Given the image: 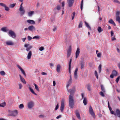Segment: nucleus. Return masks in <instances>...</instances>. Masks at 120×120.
<instances>
[{
  "label": "nucleus",
  "mask_w": 120,
  "mask_h": 120,
  "mask_svg": "<svg viewBox=\"0 0 120 120\" xmlns=\"http://www.w3.org/2000/svg\"><path fill=\"white\" fill-rule=\"evenodd\" d=\"M68 92L70 93L69 96V106L71 108H73L74 105V100L73 98V96L74 93L76 91L75 88L73 87L72 89L68 90Z\"/></svg>",
  "instance_id": "nucleus-1"
},
{
  "label": "nucleus",
  "mask_w": 120,
  "mask_h": 120,
  "mask_svg": "<svg viewBox=\"0 0 120 120\" xmlns=\"http://www.w3.org/2000/svg\"><path fill=\"white\" fill-rule=\"evenodd\" d=\"M89 111L90 114L94 118H95V116L94 113L93 109L91 106L89 107Z\"/></svg>",
  "instance_id": "nucleus-2"
},
{
  "label": "nucleus",
  "mask_w": 120,
  "mask_h": 120,
  "mask_svg": "<svg viewBox=\"0 0 120 120\" xmlns=\"http://www.w3.org/2000/svg\"><path fill=\"white\" fill-rule=\"evenodd\" d=\"M22 3L21 4L19 9V11L21 12L20 14L22 15H24L25 13V11L23 9V8L22 6Z\"/></svg>",
  "instance_id": "nucleus-3"
},
{
  "label": "nucleus",
  "mask_w": 120,
  "mask_h": 120,
  "mask_svg": "<svg viewBox=\"0 0 120 120\" xmlns=\"http://www.w3.org/2000/svg\"><path fill=\"white\" fill-rule=\"evenodd\" d=\"M71 46H70L67 50V57L68 58L70 56L71 53Z\"/></svg>",
  "instance_id": "nucleus-4"
},
{
  "label": "nucleus",
  "mask_w": 120,
  "mask_h": 120,
  "mask_svg": "<svg viewBox=\"0 0 120 120\" xmlns=\"http://www.w3.org/2000/svg\"><path fill=\"white\" fill-rule=\"evenodd\" d=\"M64 99H62L61 101V106L60 107V110L62 112H63L64 107Z\"/></svg>",
  "instance_id": "nucleus-5"
},
{
  "label": "nucleus",
  "mask_w": 120,
  "mask_h": 120,
  "mask_svg": "<svg viewBox=\"0 0 120 120\" xmlns=\"http://www.w3.org/2000/svg\"><path fill=\"white\" fill-rule=\"evenodd\" d=\"M8 34L10 35L11 36L12 38H14L16 37L15 34L14 32L12 31L11 30H9Z\"/></svg>",
  "instance_id": "nucleus-6"
},
{
  "label": "nucleus",
  "mask_w": 120,
  "mask_h": 120,
  "mask_svg": "<svg viewBox=\"0 0 120 120\" xmlns=\"http://www.w3.org/2000/svg\"><path fill=\"white\" fill-rule=\"evenodd\" d=\"M18 113L17 110H14L11 112V114H10L9 116L15 117L17 116Z\"/></svg>",
  "instance_id": "nucleus-7"
},
{
  "label": "nucleus",
  "mask_w": 120,
  "mask_h": 120,
  "mask_svg": "<svg viewBox=\"0 0 120 120\" xmlns=\"http://www.w3.org/2000/svg\"><path fill=\"white\" fill-rule=\"evenodd\" d=\"M74 0H67V2L69 7H72L74 2Z\"/></svg>",
  "instance_id": "nucleus-8"
},
{
  "label": "nucleus",
  "mask_w": 120,
  "mask_h": 120,
  "mask_svg": "<svg viewBox=\"0 0 120 120\" xmlns=\"http://www.w3.org/2000/svg\"><path fill=\"white\" fill-rule=\"evenodd\" d=\"M16 65L17 67L20 70L22 74L24 75L25 77H26V74L24 70L19 65L17 64Z\"/></svg>",
  "instance_id": "nucleus-9"
},
{
  "label": "nucleus",
  "mask_w": 120,
  "mask_h": 120,
  "mask_svg": "<svg viewBox=\"0 0 120 120\" xmlns=\"http://www.w3.org/2000/svg\"><path fill=\"white\" fill-rule=\"evenodd\" d=\"M80 64L81 66L80 68L81 69H82L84 68L85 64V63L83 59L81 60Z\"/></svg>",
  "instance_id": "nucleus-10"
},
{
  "label": "nucleus",
  "mask_w": 120,
  "mask_h": 120,
  "mask_svg": "<svg viewBox=\"0 0 120 120\" xmlns=\"http://www.w3.org/2000/svg\"><path fill=\"white\" fill-rule=\"evenodd\" d=\"M80 53V49L79 48L77 49V50L75 52V58H77L78 57Z\"/></svg>",
  "instance_id": "nucleus-11"
},
{
  "label": "nucleus",
  "mask_w": 120,
  "mask_h": 120,
  "mask_svg": "<svg viewBox=\"0 0 120 120\" xmlns=\"http://www.w3.org/2000/svg\"><path fill=\"white\" fill-rule=\"evenodd\" d=\"M33 102L31 101L28 103V107L29 109L31 108L33 106Z\"/></svg>",
  "instance_id": "nucleus-12"
},
{
  "label": "nucleus",
  "mask_w": 120,
  "mask_h": 120,
  "mask_svg": "<svg viewBox=\"0 0 120 120\" xmlns=\"http://www.w3.org/2000/svg\"><path fill=\"white\" fill-rule=\"evenodd\" d=\"M116 115L118 117L120 118V110L118 109H116Z\"/></svg>",
  "instance_id": "nucleus-13"
},
{
  "label": "nucleus",
  "mask_w": 120,
  "mask_h": 120,
  "mask_svg": "<svg viewBox=\"0 0 120 120\" xmlns=\"http://www.w3.org/2000/svg\"><path fill=\"white\" fill-rule=\"evenodd\" d=\"M78 70V68H76L74 73V77L76 79H77V72Z\"/></svg>",
  "instance_id": "nucleus-14"
},
{
  "label": "nucleus",
  "mask_w": 120,
  "mask_h": 120,
  "mask_svg": "<svg viewBox=\"0 0 120 120\" xmlns=\"http://www.w3.org/2000/svg\"><path fill=\"white\" fill-rule=\"evenodd\" d=\"M28 29L31 31H33V30H35V28L32 25L29 26Z\"/></svg>",
  "instance_id": "nucleus-15"
},
{
  "label": "nucleus",
  "mask_w": 120,
  "mask_h": 120,
  "mask_svg": "<svg viewBox=\"0 0 120 120\" xmlns=\"http://www.w3.org/2000/svg\"><path fill=\"white\" fill-rule=\"evenodd\" d=\"M19 76L20 78V79L22 82L24 84H26V82L24 79L20 75H19Z\"/></svg>",
  "instance_id": "nucleus-16"
},
{
  "label": "nucleus",
  "mask_w": 120,
  "mask_h": 120,
  "mask_svg": "<svg viewBox=\"0 0 120 120\" xmlns=\"http://www.w3.org/2000/svg\"><path fill=\"white\" fill-rule=\"evenodd\" d=\"M27 22L28 23L31 24H34L35 23V22L33 20H27Z\"/></svg>",
  "instance_id": "nucleus-17"
},
{
  "label": "nucleus",
  "mask_w": 120,
  "mask_h": 120,
  "mask_svg": "<svg viewBox=\"0 0 120 120\" xmlns=\"http://www.w3.org/2000/svg\"><path fill=\"white\" fill-rule=\"evenodd\" d=\"M75 114L79 120L81 119L80 115L78 110L75 111Z\"/></svg>",
  "instance_id": "nucleus-18"
},
{
  "label": "nucleus",
  "mask_w": 120,
  "mask_h": 120,
  "mask_svg": "<svg viewBox=\"0 0 120 120\" xmlns=\"http://www.w3.org/2000/svg\"><path fill=\"white\" fill-rule=\"evenodd\" d=\"M32 55V52L31 51L29 52L28 53L27 56V58L28 59H30L31 58Z\"/></svg>",
  "instance_id": "nucleus-19"
},
{
  "label": "nucleus",
  "mask_w": 120,
  "mask_h": 120,
  "mask_svg": "<svg viewBox=\"0 0 120 120\" xmlns=\"http://www.w3.org/2000/svg\"><path fill=\"white\" fill-rule=\"evenodd\" d=\"M6 44L8 45H14L13 42L11 41H7L6 42Z\"/></svg>",
  "instance_id": "nucleus-20"
},
{
  "label": "nucleus",
  "mask_w": 120,
  "mask_h": 120,
  "mask_svg": "<svg viewBox=\"0 0 120 120\" xmlns=\"http://www.w3.org/2000/svg\"><path fill=\"white\" fill-rule=\"evenodd\" d=\"M60 67L61 66L60 64H58L56 66V71L58 73L60 72Z\"/></svg>",
  "instance_id": "nucleus-21"
},
{
  "label": "nucleus",
  "mask_w": 120,
  "mask_h": 120,
  "mask_svg": "<svg viewBox=\"0 0 120 120\" xmlns=\"http://www.w3.org/2000/svg\"><path fill=\"white\" fill-rule=\"evenodd\" d=\"M109 23L112 24L114 26H116V25L115 24L114 22L113 21V20L112 19H110L109 20Z\"/></svg>",
  "instance_id": "nucleus-22"
},
{
  "label": "nucleus",
  "mask_w": 120,
  "mask_h": 120,
  "mask_svg": "<svg viewBox=\"0 0 120 120\" xmlns=\"http://www.w3.org/2000/svg\"><path fill=\"white\" fill-rule=\"evenodd\" d=\"M85 25L86 27L88 28L89 30H91V27H90V26H89V25L85 21Z\"/></svg>",
  "instance_id": "nucleus-23"
},
{
  "label": "nucleus",
  "mask_w": 120,
  "mask_h": 120,
  "mask_svg": "<svg viewBox=\"0 0 120 120\" xmlns=\"http://www.w3.org/2000/svg\"><path fill=\"white\" fill-rule=\"evenodd\" d=\"M29 89L30 92L33 94H34L36 95H37V94L35 93L34 91L30 87H29Z\"/></svg>",
  "instance_id": "nucleus-24"
},
{
  "label": "nucleus",
  "mask_w": 120,
  "mask_h": 120,
  "mask_svg": "<svg viewBox=\"0 0 120 120\" xmlns=\"http://www.w3.org/2000/svg\"><path fill=\"white\" fill-rule=\"evenodd\" d=\"M34 11H31L29 12L28 13V15L29 16L31 17L34 14Z\"/></svg>",
  "instance_id": "nucleus-25"
},
{
  "label": "nucleus",
  "mask_w": 120,
  "mask_h": 120,
  "mask_svg": "<svg viewBox=\"0 0 120 120\" xmlns=\"http://www.w3.org/2000/svg\"><path fill=\"white\" fill-rule=\"evenodd\" d=\"M83 103L85 105H86L87 104V99L86 98H84Z\"/></svg>",
  "instance_id": "nucleus-26"
},
{
  "label": "nucleus",
  "mask_w": 120,
  "mask_h": 120,
  "mask_svg": "<svg viewBox=\"0 0 120 120\" xmlns=\"http://www.w3.org/2000/svg\"><path fill=\"white\" fill-rule=\"evenodd\" d=\"M112 74L114 75V76H116L118 74V73L116 70H113L112 71Z\"/></svg>",
  "instance_id": "nucleus-27"
},
{
  "label": "nucleus",
  "mask_w": 120,
  "mask_h": 120,
  "mask_svg": "<svg viewBox=\"0 0 120 120\" xmlns=\"http://www.w3.org/2000/svg\"><path fill=\"white\" fill-rule=\"evenodd\" d=\"M91 85L90 84H88L87 85V88L88 90L89 91H90L91 90Z\"/></svg>",
  "instance_id": "nucleus-28"
},
{
  "label": "nucleus",
  "mask_w": 120,
  "mask_h": 120,
  "mask_svg": "<svg viewBox=\"0 0 120 120\" xmlns=\"http://www.w3.org/2000/svg\"><path fill=\"white\" fill-rule=\"evenodd\" d=\"M72 80H69L68 82L67 85V87L68 88V87L70 85V84H71L72 82Z\"/></svg>",
  "instance_id": "nucleus-29"
},
{
  "label": "nucleus",
  "mask_w": 120,
  "mask_h": 120,
  "mask_svg": "<svg viewBox=\"0 0 120 120\" xmlns=\"http://www.w3.org/2000/svg\"><path fill=\"white\" fill-rule=\"evenodd\" d=\"M101 90L102 91L104 92H105V90L103 86L101 85Z\"/></svg>",
  "instance_id": "nucleus-30"
},
{
  "label": "nucleus",
  "mask_w": 120,
  "mask_h": 120,
  "mask_svg": "<svg viewBox=\"0 0 120 120\" xmlns=\"http://www.w3.org/2000/svg\"><path fill=\"white\" fill-rule=\"evenodd\" d=\"M98 30L99 33H100L103 30V29H102L100 26H98Z\"/></svg>",
  "instance_id": "nucleus-31"
},
{
  "label": "nucleus",
  "mask_w": 120,
  "mask_h": 120,
  "mask_svg": "<svg viewBox=\"0 0 120 120\" xmlns=\"http://www.w3.org/2000/svg\"><path fill=\"white\" fill-rule=\"evenodd\" d=\"M101 64H100L99 65L98 68V69L99 70V73H100L101 72Z\"/></svg>",
  "instance_id": "nucleus-32"
},
{
  "label": "nucleus",
  "mask_w": 120,
  "mask_h": 120,
  "mask_svg": "<svg viewBox=\"0 0 120 120\" xmlns=\"http://www.w3.org/2000/svg\"><path fill=\"white\" fill-rule=\"evenodd\" d=\"M116 20L120 24V16L116 17Z\"/></svg>",
  "instance_id": "nucleus-33"
},
{
  "label": "nucleus",
  "mask_w": 120,
  "mask_h": 120,
  "mask_svg": "<svg viewBox=\"0 0 120 120\" xmlns=\"http://www.w3.org/2000/svg\"><path fill=\"white\" fill-rule=\"evenodd\" d=\"M15 5L16 4H10L9 5V7L11 8H13L15 6Z\"/></svg>",
  "instance_id": "nucleus-34"
},
{
  "label": "nucleus",
  "mask_w": 120,
  "mask_h": 120,
  "mask_svg": "<svg viewBox=\"0 0 120 120\" xmlns=\"http://www.w3.org/2000/svg\"><path fill=\"white\" fill-rule=\"evenodd\" d=\"M34 85L35 86V89L38 91H39V89L35 83L34 84Z\"/></svg>",
  "instance_id": "nucleus-35"
},
{
  "label": "nucleus",
  "mask_w": 120,
  "mask_h": 120,
  "mask_svg": "<svg viewBox=\"0 0 120 120\" xmlns=\"http://www.w3.org/2000/svg\"><path fill=\"white\" fill-rule=\"evenodd\" d=\"M6 105V102H4L2 103V105L0 104V107H4Z\"/></svg>",
  "instance_id": "nucleus-36"
},
{
  "label": "nucleus",
  "mask_w": 120,
  "mask_h": 120,
  "mask_svg": "<svg viewBox=\"0 0 120 120\" xmlns=\"http://www.w3.org/2000/svg\"><path fill=\"white\" fill-rule=\"evenodd\" d=\"M24 107V105L23 104H20L19 106V108L20 109H22Z\"/></svg>",
  "instance_id": "nucleus-37"
},
{
  "label": "nucleus",
  "mask_w": 120,
  "mask_h": 120,
  "mask_svg": "<svg viewBox=\"0 0 120 120\" xmlns=\"http://www.w3.org/2000/svg\"><path fill=\"white\" fill-rule=\"evenodd\" d=\"M94 75L96 77V78L97 79H98V75L97 72L96 71H95Z\"/></svg>",
  "instance_id": "nucleus-38"
},
{
  "label": "nucleus",
  "mask_w": 120,
  "mask_h": 120,
  "mask_svg": "<svg viewBox=\"0 0 120 120\" xmlns=\"http://www.w3.org/2000/svg\"><path fill=\"white\" fill-rule=\"evenodd\" d=\"M83 0H82L81 2L80 8L81 10L82 11L83 7Z\"/></svg>",
  "instance_id": "nucleus-39"
},
{
  "label": "nucleus",
  "mask_w": 120,
  "mask_h": 120,
  "mask_svg": "<svg viewBox=\"0 0 120 120\" xmlns=\"http://www.w3.org/2000/svg\"><path fill=\"white\" fill-rule=\"evenodd\" d=\"M0 74L2 75H4L5 74V73L4 71H2L0 72Z\"/></svg>",
  "instance_id": "nucleus-40"
},
{
  "label": "nucleus",
  "mask_w": 120,
  "mask_h": 120,
  "mask_svg": "<svg viewBox=\"0 0 120 120\" xmlns=\"http://www.w3.org/2000/svg\"><path fill=\"white\" fill-rule=\"evenodd\" d=\"M32 48V46H30L26 49V50L27 51H28Z\"/></svg>",
  "instance_id": "nucleus-41"
},
{
  "label": "nucleus",
  "mask_w": 120,
  "mask_h": 120,
  "mask_svg": "<svg viewBox=\"0 0 120 120\" xmlns=\"http://www.w3.org/2000/svg\"><path fill=\"white\" fill-rule=\"evenodd\" d=\"M120 14V11H117L116 13V17L119 16Z\"/></svg>",
  "instance_id": "nucleus-42"
},
{
  "label": "nucleus",
  "mask_w": 120,
  "mask_h": 120,
  "mask_svg": "<svg viewBox=\"0 0 120 120\" xmlns=\"http://www.w3.org/2000/svg\"><path fill=\"white\" fill-rule=\"evenodd\" d=\"M101 53H98L97 54V56L98 58L101 57Z\"/></svg>",
  "instance_id": "nucleus-43"
},
{
  "label": "nucleus",
  "mask_w": 120,
  "mask_h": 120,
  "mask_svg": "<svg viewBox=\"0 0 120 120\" xmlns=\"http://www.w3.org/2000/svg\"><path fill=\"white\" fill-rule=\"evenodd\" d=\"M1 30L4 32H6L7 31L6 30V28L5 27L2 28H1Z\"/></svg>",
  "instance_id": "nucleus-44"
},
{
  "label": "nucleus",
  "mask_w": 120,
  "mask_h": 120,
  "mask_svg": "<svg viewBox=\"0 0 120 120\" xmlns=\"http://www.w3.org/2000/svg\"><path fill=\"white\" fill-rule=\"evenodd\" d=\"M40 38V37L39 36H35L33 38V39H39Z\"/></svg>",
  "instance_id": "nucleus-45"
},
{
  "label": "nucleus",
  "mask_w": 120,
  "mask_h": 120,
  "mask_svg": "<svg viewBox=\"0 0 120 120\" xmlns=\"http://www.w3.org/2000/svg\"><path fill=\"white\" fill-rule=\"evenodd\" d=\"M5 10L7 11H9L10 9L8 7L6 6V5L5 7Z\"/></svg>",
  "instance_id": "nucleus-46"
},
{
  "label": "nucleus",
  "mask_w": 120,
  "mask_h": 120,
  "mask_svg": "<svg viewBox=\"0 0 120 120\" xmlns=\"http://www.w3.org/2000/svg\"><path fill=\"white\" fill-rule=\"evenodd\" d=\"M99 94L101 96L103 97L105 96V95L103 93L102 91H101L100 92Z\"/></svg>",
  "instance_id": "nucleus-47"
},
{
  "label": "nucleus",
  "mask_w": 120,
  "mask_h": 120,
  "mask_svg": "<svg viewBox=\"0 0 120 120\" xmlns=\"http://www.w3.org/2000/svg\"><path fill=\"white\" fill-rule=\"evenodd\" d=\"M72 59H70L69 64V67H71V64L72 61Z\"/></svg>",
  "instance_id": "nucleus-48"
},
{
  "label": "nucleus",
  "mask_w": 120,
  "mask_h": 120,
  "mask_svg": "<svg viewBox=\"0 0 120 120\" xmlns=\"http://www.w3.org/2000/svg\"><path fill=\"white\" fill-rule=\"evenodd\" d=\"M110 112L111 114H114L115 116L116 115V113L114 111L112 110Z\"/></svg>",
  "instance_id": "nucleus-49"
},
{
  "label": "nucleus",
  "mask_w": 120,
  "mask_h": 120,
  "mask_svg": "<svg viewBox=\"0 0 120 120\" xmlns=\"http://www.w3.org/2000/svg\"><path fill=\"white\" fill-rule=\"evenodd\" d=\"M0 5L3 7H5L6 5H5L4 4L2 3H0Z\"/></svg>",
  "instance_id": "nucleus-50"
},
{
  "label": "nucleus",
  "mask_w": 120,
  "mask_h": 120,
  "mask_svg": "<svg viewBox=\"0 0 120 120\" xmlns=\"http://www.w3.org/2000/svg\"><path fill=\"white\" fill-rule=\"evenodd\" d=\"M120 76H119L116 78V81L117 83L118 82L120 79Z\"/></svg>",
  "instance_id": "nucleus-51"
},
{
  "label": "nucleus",
  "mask_w": 120,
  "mask_h": 120,
  "mask_svg": "<svg viewBox=\"0 0 120 120\" xmlns=\"http://www.w3.org/2000/svg\"><path fill=\"white\" fill-rule=\"evenodd\" d=\"M73 16L72 17V19L73 20V19L75 17V12H74L73 13Z\"/></svg>",
  "instance_id": "nucleus-52"
},
{
  "label": "nucleus",
  "mask_w": 120,
  "mask_h": 120,
  "mask_svg": "<svg viewBox=\"0 0 120 120\" xmlns=\"http://www.w3.org/2000/svg\"><path fill=\"white\" fill-rule=\"evenodd\" d=\"M113 2H114L116 3L120 4V2L117 0H114L113 1Z\"/></svg>",
  "instance_id": "nucleus-53"
},
{
  "label": "nucleus",
  "mask_w": 120,
  "mask_h": 120,
  "mask_svg": "<svg viewBox=\"0 0 120 120\" xmlns=\"http://www.w3.org/2000/svg\"><path fill=\"white\" fill-rule=\"evenodd\" d=\"M78 27L79 28H81L82 27V23L81 22H80L79 25Z\"/></svg>",
  "instance_id": "nucleus-54"
},
{
  "label": "nucleus",
  "mask_w": 120,
  "mask_h": 120,
  "mask_svg": "<svg viewBox=\"0 0 120 120\" xmlns=\"http://www.w3.org/2000/svg\"><path fill=\"white\" fill-rule=\"evenodd\" d=\"M27 38H28V39L29 41H30V40H31L32 39V38L30 36H28Z\"/></svg>",
  "instance_id": "nucleus-55"
},
{
  "label": "nucleus",
  "mask_w": 120,
  "mask_h": 120,
  "mask_svg": "<svg viewBox=\"0 0 120 120\" xmlns=\"http://www.w3.org/2000/svg\"><path fill=\"white\" fill-rule=\"evenodd\" d=\"M59 107V104H57V105H56V107L55 109V110H56Z\"/></svg>",
  "instance_id": "nucleus-56"
},
{
  "label": "nucleus",
  "mask_w": 120,
  "mask_h": 120,
  "mask_svg": "<svg viewBox=\"0 0 120 120\" xmlns=\"http://www.w3.org/2000/svg\"><path fill=\"white\" fill-rule=\"evenodd\" d=\"M44 49V47H41L39 49V50L41 51L43 50Z\"/></svg>",
  "instance_id": "nucleus-57"
},
{
  "label": "nucleus",
  "mask_w": 120,
  "mask_h": 120,
  "mask_svg": "<svg viewBox=\"0 0 120 120\" xmlns=\"http://www.w3.org/2000/svg\"><path fill=\"white\" fill-rule=\"evenodd\" d=\"M60 9V6L59 5L57 6V7L56 9L58 10H59Z\"/></svg>",
  "instance_id": "nucleus-58"
},
{
  "label": "nucleus",
  "mask_w": 120,
  "mask_h": 120,
  "mask_svg": "<svg viewBox=\"0 0 120 120\" xmlns=\"http://www.w3.org/2000/svg\"><path fill=\"white\" fill-rule=\"evenodd\" d=\"M64 1H63L62 2V6L63 7V10L64 9Z\"/></svg>",
  "instance_id": "nucleus-59"
},
{
  "label": "nucleus",
  "mask_w": 120,
  "mask_h": 120,
  "mask_svg": "<svg viewBox=\"0 0 120 120\" xmlns=\"http://www.w3.org/2000/svg\"><path fill=\"white\" fill-rule=\"evenodd\" d=\"M44 116L43 115H41L39 116V117L43 118Z\"/></svg>",
  "instance_id": "nucleus-60"
},
{
  "label": "nucleus",
  "mask_w": 120,
  "mask_h": 120,
  "mask_svg": "<svg viewBox=\"0 0 120 120\" xmlns=\"http://www.w3.org/2000/svg\"><path fill=\"white\" fill-rule=\"evenodd\" d=\"M41 74L42 75H47V73H45L44 72H42L41 73Z\"/></svg>",
  "instance_id": "nucleus-61"
},
{
  "label": "nucleus",
  "mask_w": 120,
  "mask_h": 120,
  "mask_svg": "<svg viewBox=\"0 0 120 120\" xmlns=\"http://www.w3.org/2000/svg\"><path fill=\"white\" fill-rule=\"evenodd\" d=\"M29 45V44H25L24 45V47L26 48H27L28 46Z\"/></svg>",
  "instance_id": "nucleus-62"
},
{
  "label": "nucleus",
  "mask_w": 120,
  "mask_h": 120,
  "mask_svg": "<svg viewBox=\"0 0 120 120\" xmlns=\"http://www.w3.org/2000/svg\"><path fill=\"white\" fill-rule=\"evenodd\" d=\"M19 89H21L22 87V86L21 84H19Z\"/></svg>",
  "instance_id": "nucleus-63"
},
{
  "label": "nucleus",
  "mask_w": 120,
  "mask_h": 120,
  "mask_svg": "<svg viewBox=\"0 0 120 120\" xmlns=\"http://www.w3.org/2000/svg\"><path fill=\"white\" fill-rule=\"evenodd\" d=\"M111 35L112 37L113 36L114 33L112 31H111Z\"/></svg>",
  "instance_id": "nucleus-64"
}]
</instances>
